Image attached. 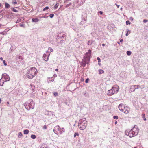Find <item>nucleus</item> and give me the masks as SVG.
Here are the masks:
<instances>
[{
    "label": "nucleus",
    "instance_id": "f257e3e1",
    "mask_svg": "<svg viewBox=\"0 0 148 148\" xmlns=\"http://www.w3.org/2000/svg\"><path fill=\"white\" fill-rule=\"evenodd\" d=\"M37 69L34 67L28 68L26 73V76L28 78L32 79L37 74Z\"/></svg>",
    "mask_w": 148,
    "mask_h": 148
},
{
    "label": "nucleus",
    "instance_id": "f03ea898",
    "mask_svg": "<svg viewBox=\"0 0 148 148\" xmlns=\"http://www.w3.org/2000/svg\"><path fill=\"white\" fill-rule=\"evenodd\" d=\"M119 87L115 85L112 87L111 89L108 90L107 93L108 95L111 96L115 93H116L118 91Z\"/></svg>",
    "mask_w": 148,
    "mask_h": 148
},
{
    "label": "nucleus",
    "instance_id": "7ed1b4c3",
    "mask_svg": "<svg viewBox=\"0 0 148 148\" xmlns=\"http://www.w3.org/2000/svg\"><path fill=\"white\" fill-rule=\"evenodd\" d=\"M136 127V125H134V127L130 131V137L135 136L138 134L139 130Z\"/></svg>",
    "mask_w": 148,
    "mask_h": 148
},
{
    "label": "nucleus",
    "instance_id": "20e7f679",
    "mask_svg": "<svg viewBox=\"0 0 148 148\" xmlns=\"http://www.w3.org/2000/svg\"><path fill=\"white\" fill-rule=\"evenodd\" d=\"M85 2V0H76L73 3V6L78 8L82 5Z\"/></svg>",
    "mask_w": 148,
    "mask_h": 148
},
{
    "label": "nucleus",
    "instance_id": "39448f33",
    "mask_svg": "<svg viewBox=\"0 0 148 148\" xmlns=\"http://www.w3.org/2000/svg\"><path fill=\"white\" fill-rule=\"evenodd\" d=\"M87 14L86 13H84V15L82 16V21L80 22V24L83 25L87 21Z\"/></svg>",
    "mask_w": 148,
    "mask_h": 148
},
{
    "label": "nucleus",
    "instance_id": "423d86ee",
    "mask_svg": "<svg viewBox=\"0 0 148 148\" xmlns=\"http://www.w3.org/2000/svg\"><path fill=\"white\" fill-rule=\"evenodd\" d=\"M84 123L83 124L78 123V127L81 130H84L86 127L87 126V121H83Z\"/></svg>",
    "mask_w": 148,
    "mask_h": 148
},
{
    "label": "nucleus",
    "instance_id": "0eeeda50",
    "mask_svg": "<svg viewBox=\"0 0 148 148\" xmlns=\"http://www.w3.org/2000/svg\"><path fill=\"white\" fill-rule=\"evenodd\" d=\"M60 130V128L58 125H57L54 127L53 129V132L55 134H58V133H59Z\"/></svg>",
    "mask_w": 148,
    "mask_h": 148
},
{
    "label": "nucleus",
    "instance_id": "6e6552de",
    "mask_svg": "<svg viewBox=\"0 0 148 148\" xmlns=\"http://www.w3.org/2000/svg\"><path fill=\"white\" fill-rule=\"evenodd\" d=\"M130 111V108L127 106H123V110L122 112L125 114L128 113Z\"/></svg>",
    "mask_w": 148,
    "mask_h": 148
},
{
    "label": "nucleus",
    "instance_id": "1a4fd4ad",
    "mask_svg": "<svg viewBox=\"0 0 148 148\" xmlns=\"http://www.w3.org/2000/svg\"><path fill=\"white\" fill-rule=\"evenodd\" d=\"M2 78H4L6 81H9L10 80V78L9 76L6 73H4L2 75Z\"/></svg>",
    "mask_w": 148,
    "mask_h": 148
},
{
    "label": "nucleus",
    "instance_id": "9d476101",
    "mask_svg": "<svg viewBox=\"0 0 148 148\" xmlns=\"http://www.w3.org/2000/svg\"><path fill=\"white\" fill-rule=\"evenodd\" d=\"M30 103H29V109H33L34 108V103L33 102L32 100H29Z\"/></svg>",
    "mask_w": 148,
    "mask_h": 148
},
{
    "label": "nucleus",
    "instance_id": "9b49d317",
    "mask_svg": "<svg viewBox=\"0 0 148 148\" xmlns=\"http://www.w3.org/2000/svg\"><path fill=\"white\" fill-rule=\"evenodd\" d=\"M136 86V85L131 86L130 87V92H134L135 91V90L136 89V88H135V87Z\"/></svg>",
    "mask_w": 148,
    "mask_h": 148
},
{
    "label": "nucleus",
    "instance_id": "f8f14e48",
    "mask_svg": "<svg viewBox=\"0 0 148 148\" xmlns=\"http://www.w3.org/2000/svg\"><path fill=\"white\" fill-rule=\"evenodd\" d=\"M24 105L25 107V108L28 110H30L29 107V103L27 102L25 103L24 104Z\"/></svg>",
    "mask_w": 148,
    "mask_h": 148
},
{
    "label": "nucleus",
    "instance_id": "ddd939ff",
    "mask_svg": "<svg viewBox=\"0 0 148 148\" xmlns=\"http://www.w3.org/2000/svg\"><path fill=\"white\" fill-rule=\"evenodd\" d=\"M47 56L46 54H44L43 55V58L44 60L46 61H47L49 59V56Z\"/></svg>",
    "mask_w": 148,
    "mask_h": 148
},
{
    "label": "nucleus",
    "instance_id": "4468645a",
    "mask_svg": "<svg viewBox=\"0 0 148 148\" xmlns=\"http://www.w3.org/2000/svg\"><path fill=\"white\" fill-rule=\"evenodd\" d=\"M47 112L48 115L49 116H52V117L54 116H55V114L53 112L48 111H47Z\"/></svg>",
    "mask_w": 148,
    "mask_h": 148
},
{
    "label": "nucleus",
    "instance_id": "2eb2a0df",
    "mask_svg": "<svg viewBox=\"0 0 148 148\" xmlns=\"http://www.w3.org/2000/svg\"><path fill=\"white\" fill-rule=\"evenodd\" d=\"M91 50H89L88 51V52H87L86 54V56H88V58L89 59V57H90L91 56Z\"/></svg>",
    "mask_w": 148,
    "mask_h": 148
},
{
    "label": "nucleus",
    "instance_id": "dca6fc26",
    "mask_svg": "<svg viewBox=\"0 0 148 148\" xmlns=\"http://www.w3.org/2000/svg\"><path fill=\"white\" fill-rule=\"evenodd\" d=\"M54 78L53 77L48 78L47 80L49 82H51L54 81Z\"/></svg>",
    "mask_w": 148,
    "mask_h": 148
},
{
    "label": "nucleus",
    "instance_id": "f3484780",
    "mask_svg": "<svg viewBox=\"0 0 148 148\" xmlns=\"http://www.w3.org/2000/svg\"><path fill=\"white\" fill-rule=\"evenodd\" d=\"M90 57H89V59L88 58V56L85 55V56L84 57L83 59H82V61H85V62L87 61V60L90 61Z\"/></svg>",
    "mask_w": 148,
    "mask_h": 148
},
{
    "label": "nucleus",
    "instance_id": "a211bd4d",
    "mask_svg": "<svg viewBox=\"0 0 148 148\" xmlns=\"http://www.w3.org/2000/svg\"><path fill=\"white\" fill-rule=\"evenodd\" d=\"M86 121V119L85 118H83L82 119H80L79 122V123L83 124V123H84L83 122V121Z\"/></svg>",
    "mask_w": 148,
    "mask_h": 148
},
{
    "label": "nucleus",
    "instance_id": "6ab92c4d",
    "mask_svg": "<svg viewBox=\"0 0 148 148\" xmlns=\"http://www.w3.org/2000/svg\"><path fill=\"white\" fill-rule=\"evenodd\" d=\"M123 106H123V104L122 103L120 104L119 105V108L121 111H122L123 110Z\"/></svg>",
    "mask_w": 148,
    "mask_h": 148
},
{
    "label": "nucleus",
    "instance_id": "aec40b11",
    "mask_svg": "<svg viewBox=\"0 0 148 148\" xmlns=\"http://www.w3.org/2000/svg\"><path fill=\"white\" fill-rule=\"evenodd\" d=\"M53 50L51 48L49 47L47 52L49 53V55H50V52H53Z\"/></svg>",
    "mask_w": 148,
    "mask_h": 148
},
{
    "label": "nucleus",
    "instance_id": "412c9836",
    "mask_svg": "<svg viewBox=\"0 0 148 148\" xmlns=\"http://www.w3.org/2000/svg\"><path fill=\"white\" fill-rule=\"evenodd\" d=\"M64 38V39L63 40L62 39L61 41V42L62 41H64L66 40V34H63L61 36L60 38Z\"/></svg>",
    "mask_w": 148,
    "mask_h": 148
},
{
    "label": "nucleus",
    "instance_id": "4be33fe9",
    "mask_svg": "<svg viewBox=\"0 0 148 148\" xmlns=\"http://www.w3.org/2000/svg\"><path fill=\"white\" fill-rule=\"evenodd\" d=\"M32 22H37L39 21V20L37 18H32Z\"/></svg>",
    "mask_w": 148,
    "mask_h": 148
},
{
    "label": "nucleus",
    "instance_id": "5701e85b",
    "mask_svg": "<svg viewBox=\"0 0 148 148\" xmlns=\"http://www.w3.org/2000/svg\"><path fill=\"white\" fill-rule=\"evenodd\" d=\"M125 133L126 135L129 136L130 137V134H131L130 131L128 132L127 131H126Z\"/></svg>",
    "mask_w": 148,
    "mask_h": 148
},
{
    "label": "nucleus",
    "instance_id": "b1692460",
    "mask_svg": "<svg viewBox=\"0 0 148 148\" xmlns=\"http://www.w3.org/2000/svg\"><path fill=\"white\" fill-rule=\"evenodd\" d=\"M65 132L64 128L63 127L60 129V131L59 132V133L60 134H62L64 132Z\"/></svg>",
    "mask_w": 148,
    "mask_h": 148
},
{
    "label": "nucleus",
    "instance_id": "393cba45",
    "mask_svg": "<svg viewBox=\"0 0 148 148\" xmlns=\"http://www.w3.org/2000/svg\"><path fill=\"white\" fill-rule=\"evenodd\" d=\"M59 5V3H57L53 7V8L54 10L56 9L57 8L58 6Z\"/></svg>",
    "mask_w": 148,
    "mask_h": 148
},
{
    "label": "nucleus",
    "instance_id": "a878e982",
    "mask_svg": "<svg viewBox=\"0 0 148 148\" xmlns=\"http://www.w3.org/2000/svg\"><path fill=\"white\" fill-rule=\"evenodd\" d=\"M99 74H101L103 73H104V71H103L102 69H99Z\"/></svg>",
    "mask_w": 148,
    "mask_h": 148
},
{
    "label": "nucleus",
    "instance_id": "bb28decb",
    "mask_svg": "<svg viewBox=\"0 0 148 148\" xmlns=\"http://www.w3.org/2000/svg\"><path fill=\"white\" fill-rule=\"evenodd\" d=\"M94 42L93 40H89L88 42V45H91Z\"/></svg>",
    "mask_w": 148,
    "mask_h": 148
},
{
    "label": "nucleus",
    "instance_id": "cd10ccee",
    "mask_svg": "<svg viewBox=\"0 0 148 148\" xmlns=\"http://www.w3.org/2000/svg\"><path fill=\"white\" fill-rule=\"evenodd\" d=\"M29 132V131L28 130H24L23 133L25 134H27Z\"/></svg>",
    "mask_w": 148,
    "mask_h": 148
},
{
    "label": "nucleus",
    "instance_id": "c85d7f7f",
    "mask_svg": "<svg viewBox=\"0 0 148 148\" xmlns=\"http://www.w3.org/2000/svg\"><path fill=\"white\" fill-rule=\"evenodd\" d=\"M10 6V5L8 3H5V8H9Z\"/></svg>",
    "mask_w": 148,
    "mask_h": 148
},
{
    "label": "nucleus",
    "instance_id": "c756f323",
    "mask_svg": "<svg viewBox=\"0 0 148 148\" xmlns=\"http://www.w3.org/2000/svg\"><path fill=\"white\" fill-rule=\"evenodd\" d=\"M4 82L3 81L2 82L1 79H0V86H2L4 83Z\"/></svg>",
    "mask_w": 148,
    "mask_h": 148
},
{
    "label": "nucleus",
    "instance_id": "7c9ffc66",
    "mask_svg": "<svg viewBox=\"0 0 148 148\" xmlns=\"http://www.w3.org/2000/svg\"><path fill=\"white\" fill-rule=\"evenodd\" d=\"M81 64L83 67H85L86 64L85 61H82Z\"/></svg>",
    "mask_w": 148,
    "mask_h": 148
},
{
    "label": "nucleus",
    "instance_id": "2f4dec72",
    "mask_svg": "<svg viewBox=\"0 0 148 148\" xmlns=\"http://www.w3.org/2000/svg\"><path fill=\"white\" fill-rule=\"evenodd\" d=\"M128 32L129 33H130V30L128 29H127V33H126L125 35L126 36H127L129 34Z\"/></svg>",
    "mask_w": 148,
    "mask_h": 148
},
{
    "label": "nucleus",
    "instance_id": "473e14b6",
    "mask_svg": "<svg viewBox=\"0 0 148 148\" xmlns=\"http://www.w3.org/2000/svg\"><path fill=\"white\" fill-rule=\"evenodd\" d=\"M11 10L14 12H18V10H17L16 9L14 8H11Z\"/></svg>",
    "mask_w": 148,
    "mask_h": 148
},
{
    "label": "nucleus",
    "instance_id": "72a5a7b5",
    "mask_svg": "<svg viewBox=\"0 0 148 148\" xmlns=\"http://www.w3.org/2000/svg\"><path fill=\"white\" fill-rule=\"evenodd\" d=\"M79 135V134L78 132H76L74 134V138H75L76 136H78Z\"/></svg>",
    "mask_w": 148,
    "mask_h": 148
},
{
    "label": "nucleus",
    "instance_id": "f704fd0d",
    "mask_svg": "<svg viewBox=\"0 0 148 148\" xmlns=\"http://www.w3.org/2000/svg\"><path fill=\"white\" fill-rule=\"evenodd\" d=\"M23 135L22 133L21 132H20L19 133L18 135V137L19 138L21 137Z\"/></svg>",
    "mask_w": 148,
    "mask_h": 148
},
{
    "label": "nucleus",
    "instance_id": "c9c22d12",
    "mask_svg": "<svg viewBox=\"0 0 148 148\" xmlns=\"http://www.w3.org/2000/svg\"><path fill=\"white\" fill-rule=\"evenodd\" d=\"M31 137L32 138L34 139L36 138V136L35 135L32 134L31 135Z\"/></svg>",
    "mask_w": 148,
    "mask_h": 148
},
{
    "label": "nucleus",
    "instance_id": "e433bc0d",
    "mask_svg": "<svg viewBox=\"0 0 148 148\" xmlns=\"http://www.w3.org/2000/svg\"><path fill=\"white\" fill-rule=\"evenodd\" d=\"M30 86L31 87L33 91H34L35 89V86L34 85L31 84Z\"/></svg>",
    "mask_w": 148,
    "mask_h": 148
},
{
    "label": "nucleus",
    "instance_id": "4c0bfd02",
    "mask_svg": "<svg viewBox=\"0 0 148 148\" xmlns=\"http://www.w3.org/2000/svg\"><path fill=\"white\" fill-rule=\"evenodd\" d=\"M131 52L130 51H127V54L128 56L130 55L131 54Z\"/></svg>",
    "mask_w": 148,
    "mask_h": 148
},
{
    "label": "nucleus",
    "instance_id": "58836bf2",
    "mask_svg": "<svg viewBox=\"0 0 148 148\" xmlns=\"http://www.w3.org/2000/svg\"><path fill=\"white\" fill-rule=\"evenodd\" d=\"M53 95L55 97H56L58 96V93L57 92H56L53 93Z\"/></svg>",
    "mask_w": 148,
    "mask_h": 148
},
{
    "label": "nucleus",
    "instance_id": "ea45409f",
    "mask_svg": "<svg viewBox=\"0 0 148 148\" xmlns=\"http://www.w3.org/2000/svg\"><path fill=\"white\" fill-rule=\"evenodd\" d=\"M49 9V7L48 6H46L45 7V8H44L43 10V11H45L46 10H48Z\"/></svg>",
    "mask_w": 148,
    "mask_h": 148
},
{
    "label": "nucleus",
    "instance_id": "a19ab883",
    "mask_svg": "<svg viewBox=\"0 0 148 148\" xmlns=\"http://www.w3.org/2000/svg\"><path fill=\"white\" fill-rule=\"evenodd\" d=\"M131 23L129 21H126V24L127 25L130 24Z\"/></svg>",
    "mask_w": 148,
    "mask_h": 148
},
{
    "label": "nucleus",
    "instance_id": "79ce46f5",
    "mask_svg": "<svg viewBox=\"0 0 148 148\" xmlns=\"http://www.w3.org/2000/svg\"><path fill=\"white\" fill-rule=\"evenodd\" d=\"M21 21V19H17V20L16 21V23H18L20 22Z\"/></svg>",
    "mask_w": 148,
    "mask_h": 148
},
{
    "label": "nucleus",
    "instance_id": "37998d69",
    "mask_svg": "<svg viewBox=\"0 0 148 148\" xmlns=\"http://www.w3.org/2000/svg\"><path fill=\"white\" fill-rule=\"evenodd\" d=\"M3 62L5 66H6L7 65V64L6 63V61L5 60H3Z\"/></svg>",
    "mask_w": 148,
    "mask_h": 148
},
{
    "label": "nucleus",
    "instance_id": "c03bdc74",
    "mask_svg": "<svg viewBox=\"0 0 148 148\" xmlns=\"http://www.w3.org/2000/svg\"><path fill=\"white\" fill-rule=\"evenodd\" d=\"M54 16V14H51L50 15H49V16L50 17V18H52Z\"/></svg>",
    "mask_w": 148,
    "mask_h": 148
},
{
    "label": "nucleus",
    "instance_id": "a18cd8bd",
    "mask_svg": "<svg viewBox=\"0 0 148 148\" xmlns=\"http://www.w3.org/2000/svg\"><path fill=\"white\" fill-rule=\"evenodd\" d=\"M48 17V16H46V15H43L41 17L42 18H47V17Z\"/></svg>",
    "mask_w": 148,
    "mask_h": 148
},
{
    "label": "nucleus",
    "instance_id": "49530a36",
    "mask_svg": "<svg viewBox=\"0 0 148 148\" xmlns=\"http://www.w3.org/2000/svg\"><path fill=\"white\" fill-rule=\"evenodd\" d=\"M40 148H47V147H46L45 145H42Z\"/></svg>",
    "mask_w": 148,
    "mask_h": 148
},
{
    "label": "nucleus",
    "instance_id": "de8ad7c7",
    "mask_svg": "<svg viewBox=\"0 0 148 148\" xmlns=\"http://www.w3.org/2000/svg\"><path fill=\"white\" fill-rule=\"evenodd\" d=\"M97 59L98 60V62H101V60H100V58H99V57H98L97 58Z\"/></svg>",
    "mask_w": 148,
    "mask_h": 148
},
{
    "label": "nucleus",
    "instance_id": "09e8293b",
    "mask_svg": "<svg viewBox=\"0 0 148 148\" xmlns=\"http://www.w3.org/2000/svg\"><path fill=\"white\" fill-rule=\"evenodd\" d=\"M136 86L137 87L136 88L135 87V88H136V89H138L140 88V86L139 85H136Z\"/></svg>",
    "mask_w": 148,
    "mask_h": 148
},
{
    "label": "nucleus",
    "instance_id": "8fccbe9b",
    "mask_svg": "<svg viewBox=\"0 0 148 148\" xmlns=\"http://www.w3.org/2000/svg\"><path fill=\"white\" fill-rule=\"evenodd\" d=\"M113 118L114 119H117L118 118V117L117 116H113Z\"/></svg>",
    "mask_w": 148,
    "mask_h": 148
},
{
    "label": "nucleus",
    "instance_id": "3c124183",
    "mask_svg": "<svg viewBox=\"0 0 148 148\" xmlns=\"http://www.w3.org/2000/svg\"><path fill=\"white\" fill-rule=\"evenodd\" d=\"M89 80V79L87 78L85 80V83H87L88 82Z\"/></svg>",
    "mask_w": 148,
    "mask_h": 148
},
{
    "label": "nucleus",
    "instance_id": "603ef678",
    "mask_svg": "<svg viewBox=\"0 0 148 148\" xmlns=\"http://www.w3.org/2000/svg\"><path fill=\"white\" fill-rule=\"evenodd\" d=\"M148 21V20H146V19H144L143 20V22L145 23H146Z\"/></svg>",
    "mask_w": 148,
    "mask_h": 148
},
{
    "label": "nucleus",
    "instance_id": "864d4df0",
    "mask_svg": "<svg viewBox=\"0 0 148 148\" xmlns=\"http://www.w3.org/2000/svg\"><path fill=\"white\" fill-rule=\"evenodd\" d=\"M145 114L143 113V114H142V117L143 118H144L145 117Z\"/></svg>",
    "mask_w": 148,
    "mask_h": 148
},
{
    "label": "nucleus",
    "instance_id": "5fc2aeb1",
    "mask_svg": "<svg viewBox=\"0 0 148 148\" xmlns=\"http://www.w3.org/2000/svg\"><path fill=\"white\" fill-rule=\"evenodd\" d=\"M20 27H24V25L23 23L20 24Z\"/></svg>",
    "mask_w": 148,
    "mask_h": 148
},
{
    "label": "nucleus",
    "instance_id": "6e6d98bb",
    "mask_svg": "<svg viewBox=\"0 0 148 148\" xmlns=\"http://www.w3.org/2000/svg\"><path fill=\"white\" fill-rule=\"evenodd\" d=\"M3 16L2 14H0V20L3 17Z\"/></svg>",
    "mask_w": 148,
    "mask_h": 148
},
{
    "label": "nucleus",
    "instance_id": "4d7b16f0",
    "mask_svg": "<svg viewBox=\"0 0 148 148\" xmlns=\"http://www.w3.org/2000/svg\"><path fill=\"white\" fill-rule=\"evenodd\" d=\"M14 4H17V2L16 1V0H15V1L13 3Z\"/></svg>",
    "mask_w": 148,
    "mask_h": 148
},
{
    "label": "nucleus",
    "instance_id": "13d9d810",
    "mask_svg": "<svg viewBox=\"0 0 148 148\" xmlns=\"http://www.w3.org/2000/svg\"><path fill=\"white\" fill-rule=\"evenodd\" d=\"M89 61H88V60H87V61H86L85 62H86V64H88L89 63Z\"/></svg>",
    "mask_w": 148,
    "mask_h": 148
},
{
    "label": "nucleus",
    "instance_id": "bf43d9fd",
    "mask_svg": "<svg viewBox=\"0 0 148 148\" xmlns=\"http://www.w3.org/2000/svg\"><path fill=\"white\" fill-rule=\"evenodd\" d=\"M43 128L44 129H46L47 128V127L46 125H44L43 127Z\"/></svg>",
    "mask_w": 148,
    "mask_h": 148
},
{
    "label": "nucleus",
    "instance_id": "052dcab7",
    "mask_svg": "<svg viewBox=\"0 0 148 148\" xmlns=\"http://www.w3.org/2000/svg\"><path fill=\"white\" fill-rule=\"evenodd\" d=\"M141 88V89L144 88V85H142Z\"/></svg>",
    "mask_w": 148,
    "mask_h": 148
},
{
    "label": "nucleus",
    "instance_id": "680f3d73",
    "mask_svg": "<svg viewBox=\"0 0 148 148\" xmlns=\"http://www.w3.org/2000/svg\"><path fill=\"white\" fill-rule=\"evenodd\" d=\"M115 5L117 6V7L119 8L120 6L119 5H117L116 3H115Z\"/></svg>",
    "mask_w": 148,
    "mask_h": 148
},
{
    "label": "nucleus",
    "instance_id": "e2e57ef3",
    "mask_svg": "<svg viewBox=\"0 0 148 148\" xmlns=\"http://www.w3.org/2000/svg\"><path fill=\"white\" fill-rule=\"evenodd\" d=\"M123 41V39H121L120 40V42L121 43Z\"/></svg>",
    "mask_w": 148,
    "mask_h": 148
},
{
    "label": "nucleus",
    "instance_id": "0e129e2a",
    "mask_svg": "<svg viewBox=\"0 0 148 148\" xmlns=\"http://www.w3.org/2000/svg\"><path fill=\"white\" fill-rule=\"evenodd\" d=\"M99 13H100V14L101 15V14H103V12H102L100 11V12H99Z\"/></svg>",
    "mask_w": 148,
    "mask_h": 148
},
{
    "label": "nucleus",
    "instance_id": "69168bd1",
    "mask_svg": "<svg viewBox=\"0 0 148 148\" xmlns=\"http://www.w3.org/2000/svg\"><path fill=\"white\" fill-rule=\"evenodd\" d=\"M53 76L55 77H56L57 76V75L56 74H54L53 75Z\"/></svg>",
    "mask_w": 148,
    "mask_h": 148
},
{
    "label": "nucleus",
    "instance_id": "338daca9",
    "mask_svg": "<svg viewBox=\"0 0 148 148\" xmlns=\"http://www.w3.org/2000/svg\"><path fill=\"white\" fill-rule=\"evenodd\" d=\"M0 60H3V58L2 57H1L0 58Z\"/></svg>",
    "mask_w": 148,
    "mask_h": 148
},
{
    "label": "nucleus",
    "instance_id": "774afa93",
    "mask_svg": "<svg viewBox=\"0 0 148 148\" xmlns=\"http://www.w3.org/2000/svg\"><path fill=\"white\" fill-rule=\"evenodd\" d=\"M130 20H131L132 21L133 20V18L132 17H131L130 18Z\"/></svg>",
    "mask_w": 148,
    "mask_h": 148
}]
</instances>
